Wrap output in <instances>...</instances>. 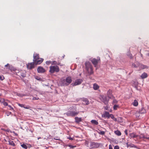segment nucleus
<instances>
[{
  "label": "nucleus",
  "mask_w": 149,
  "mask_h": 149,
  "mask_svg": "<svg viewBox=\"0 0 149 149\" xmlns=\"http://www.w3.org/2000/svg\"><path fill=\"white\" fill-rule=\"evenodd\" d=\"M109 149H113L112 146L111 144L109 145Z\"/></svg>",
  "instance_id": "49"
},
{
  "label": "nucleus",
  "mask_w": 149,
  "mask_h": 149,
  "mask_svg": "<svg viewBox=\"0 0 149 149\" xmlns=\"http://www.w3.org/2000/svg\"><path fill=\"white\" fill-rule=\"evenodd\" d=\"M89 142L88 141H86L85 142V144L86 145L88 146V144Z\"/></svg>",
  "instance_id": "48"
},
{
  "label": "nucleus",
  "mask_w": 149,
  "mask_h": 149,
  "mask_svg": "<svg viewBox=\"0 0 149 149\" xmlns=\"http://www.w3.org/2000/svg\"><path fill=\"white\" fill-rule=\"evenodd\" d=\"M54 139H55V140H58V141H60V139L59 138L58 139H56V138H54Z\"/></svg>",
  "instance_id": "53"
},
{
  "label": "nucleus",
  "mask_w": 149,
  "mask_h": 149,
  "mask_svg": "<svg viewBox=\"0 0 149 149\" xmlns=\"http://www.w3.org/2000/svg\"><path fill=\"white\" fill-rule=\"evenodd\" d=\"M34 98H35V97H34V98H33V100H35V99H34Z\"/></svg>",
  "instance_id": "60"
},
{
  "label": "nucleus",
  "mask_w": 149,
  "mask_h": 149,
  "mask_svg": "<svg viewBox=\"0 0 149 149\" xmlns=\"http://www.w3.org/2000/svg\"><path fill=\"white\" fill-rule=\"evenodd\" d=\"M138 136L136 134V133L134 132H133L129 134V137L130 138H136Z\"/></svg>",
  "instance_id": "14"
},
{
  "label": "nucleus",
  "mask_w": 149,
  "mask_h": 149,
  "mask_svg": "<svg viewBox=\"0 0 149 149\" xmlns=\"http://www.w3.org/2000/svg\"><path fill=\"white\" fill-rule=\"evenodd\" d=\"M60 70L59 67L57 65L51 66L50 67L49 72L51 74L54 72H58Z\"/></svg>",
  "instance_id": "3"
},
{
  "label": "nucleus",
  "mask_w": 149,
  "mask_h": 149,
  "mask_svg": "<svg viewBox=\"0 0 149 149\" xmlns=\"http://www.w3.org/2000/svg\"><path fill=\"white\" fill-rule=\"evenodd\" d=\"M1 102V100L0 99V102Z\"/></svg>",
  "instance_id": "62"
},
{
  "label": "nucleus",
  "mask_w": 149,
  "mask_h": 149,
  "mask_svg": "<svg viewBox=\"0 0 149 149\" xmlns=\"http://www.w3.org/2000/svg\"><path fill=\"white\" fill-rule=\"evenodd\" d=\"M65 56V55H64V56H63V58Z\"/></svg>",
  "instance_id": "61"
},
{
  "label": "nucleus",
  "mask_w": 149,
  "mask_h": 149,
  "mask_svg": "<svg viewBox=\"0 0 149 149\" xmlns=\"http://www.w3.org/2000/svg\"><path fill=\"white\" fill-rule=\"evenodd\" d=\"M52 65H59V64L58 63L57 61H54L52 62Z\"/></svg>",
  "instance_id": "37"
},
{
  "label": "nucleus",
  "mask_w": 149,
  "mask_h": 149,
  "mask_svg": "<svg viewBox=\"0 0 149 149\" xmlns=\"http://www.w3.org/2000/svg\"><path fill=\"white\" fill-rule=\"evenodd\" d=\"M127 55L131 59H132L133 58V56H132V54L130 53V51L128 52H127Z\"/></svg>",
  "instance_id": "24"
},
{
  "label": "nucleus",
  "mask_w": 149,
  "mask_h": 149,
  "mask_svg": "<svg viewBox=\"0 0 149 149\" xmlns=\"http://www.w3.org/2000/svg\"><path fill=\"white\" fill-rule=\"evenodd\" d=\"M104 109L105 110H107L108 109V107L107 106H106L104 107Z\"/></svg>",
  "instance_id": "47"
},
{
  "label": "nucleus",
  "mask_w": 149,
  "mask_h": 149,
  "mask_svg": "<svg viewBox=\"0 0 149 149\" xmlns=\"http://www.w3.org/2000/svg\"><path fill=\"white\" fill-rule=\"evenodd\" d=\"M125 133L127 136L128 135L127 130H125Z\"/></svg>",
  "instance_id": "46"
},
{
  "label": "nucleus",
  "mask_w": 149,
  "mask_h": 149,
  "mask_svg": "<svg viewBox=\"0 0 149 149\" xmlns=\"http://www.w3.org/2000/svg\"><path fill=\"white\" fill-rule=\"evenodd\" d=\"M110 117H111L116 122L117 121V119L114 117L113 114H111Z\"/></svg>",
  "instance_id": "26"
},
{
  "label": "nucleus",
  "mask_w": 149,
  "mask_h": 149,
  "mask_svg": "<svg viewBox=\"0 0 149 149\" xmlns=\"http://www.w3.org/2000/svg\"><path fill=\"white\" fill-rule=\"evenodd\" d=\"M83 80L82 79H77L75 80L74 83H72L71 85L73 86H74L80 84L83 82Z\"/></svg>",
  "instance_id": "8"
},
{
  "label": "nucleus",
  "mask_w": 149,
  "mask_h": 149,
  "mask_svg": "<svg viewBox=\"0 0 149 149\" xmlns=\"http://www.w3.org/2000/svg\"><path fill=\"white\" fill-rule=\"evenodd\" d=\"M111 99H113V102L112 103L113 104L114 103H118V101H117L115 99V97H114V98H112Z\"/></svg>",
  "instance_id": "29"
},
{
  "label": "nucleus",
  "mask_w": 149,
  "mask_h": 149,
  "mask_svg": "<svg viewBox=\"0 0 149 149\" xmlns=\"http://www.w3.org/2000/svg\"><path fill=\"white\" fill-rule=\"evenodd\" d=\"M37 71L38 73H44L46 72V70L42 67L39 66L37 68Z\"/></svg>",
  "instance_id": "12"
},
{
  "label": "nucleus",
  "mask_w": 149,
  "mask_h": 149,
  "mask_svg": "<svg viewBox=\"0 0 149 149\" xmlns=\"http://www.w3.org/2000/svg\"><path fill=\"white\" fill-rule=\"evenodd\" d=\"M8 107H9V108H10V110H13V107H12L10 105H8Z\"/></svg>",
  "instance_id": "45"
},
{
  "label": "nucleus",
  "mask_w": 149,
  "mask_h": 149,
  "mask_svg": "<svg viewBox=\"0 0 149 149\" xmlns=\"http://www.w3.org/2000/svg\"><path fill=\"white\" fill-rule=\"evenodd\" d=\"M147 77H148V74L146 73L145 72H144L141 76V77L142 79L146 78Z\"/></svg>",
  "instance_id": "19"
},
{
  "label": "nucleus",
  "mask_w": 149,
  "mask_h": 149,
  "mask_svg": "<svg viewBox=\"0 0 149 149\" xmlns=\"http://www.w3.org/2000/svg\"><path fill=\"white\" fill-rule=\"evenodd\" d=\"M119 147L118 146H114V149H119Z\"/></svg>",
  "instance_id": "44"
},
{
  "label": "nucleus",
  "mask_w": 149,
  "mask_h": 149,
  "mask_svg": "<svg viewBox=\"0 0 149 149\" xmlns=\"http://www.w3.org/2000/svg\"><path fill=\"white\" fill-rule=\"evenodd\" d=\"M127 147H134L136 148H137V147L136 146L132 143L129 144L128 143H127Z\"/></svg>",
  "instance_id": "18"
},
{
  "label": "nucleus",
  "mask_w": 149,
  "mask_h": 149,
  "mask_svg": "<svg viewBox=\"0 0 149 149\" xmlns=\"http://www.w3.org/2000/svg\"><path fill=\"white\" fill-rule=\"evenodd\" d=\"M8 116H9V114L7 115Z\"/></svg>",
  "instance_id": "63"
},
{
  "label": "nucleus",
  "mask_w": 149,
  "mask_h": 149,
  "mask_svg": "<svg viewBox=\"0 0 149 149\" xmlns=\"http://www.w3.org/2000/svg\"><path fill=\"white\" fill-rule=\"evenodd\" d=\"M91 61L94 67H96L98 63L100 62V57H97V59L95 58H93L91 60Z\"/></svg>",
  "instance_id": "5"
},
{
  "label": "nucleus",
  "mask_w": 149,
  "mask_h": 149,
  "mask_svg": "<svg viewBox=\"0 0 149 149\" xmlns=\"http://www.w3.org/2000/svg\"><path fill=\"white\" fill-rule=\"evenodd\" d=\"M91 122L93 125H97L98 124V122L95 120H92L91 121Z\"/></svg>",
  "instance_id": "22"
},
{
  "label": "nucleus",
  "mask_w": 149,
  "mask_h": 149,
  "mask_svg": "<svg viewBox=\"0 0 149 149\" xmlns=\"http://www.w3.org/2000/svg\"><path fill=\"white\" fill-rule=\"evenodd\" d=\"M100 144V143H95L93 141H91L90 142V147L91 148H97L99 147Z\"/></svg>",
  "instance_id": "9"
},
{
  "label": "nucleus",
  "mask_w": 149,
  "mask_h": 149,
  "mask_svg": "<svg viewBox=\"0 0 149 149\" xmlns=\"http://www.w3.org/2000/svg\"><path fill=\"white\" fill-rule=\"evenodd\" d=\"M3 104L5 106H8V103L7 102H3Z\"/></svg>",
  "instance_id": "43"
},
{
  "label": "nucleus",
  "mask_w": 149,
  "mask_h": 149,
  "mask_svg": "<svg viewBox=\"0 0 149 149\" xmlns=\"http://www.w3.org/2000/svg\"><path fill=\"white\" fill-rule=\"evenodd\" d=\"M39 56V54L34 53L33 55V61L31 63H29L27 64V68L30 70H31L35 68V65L40 64L42 63L44 59L40 58Z\"/></svg>",
  "instance_id": "1"
},
{
  "label": "nucleus",
  "mask_w": 149,
  "mask_h": 149,
  "mask_svg": "<svg viewBox=\"0 0 149 149\" xmlns=\"http://www.w3.org/2000/svg\"><path fill=\"white\" fill-rule=\"evenodd\" d=\"M28 131H29V132H31V133H33L34 131V130L33 128H28Z\"/></svg>",
  "instance_id": "38"
},
{
  "label": "nucleus",
  "mask_w": 149,
  "mask_h": 149,
  "mask_svg": "<svg viewBox=\"0 0 149 149\" xmlns=\"http://www.w3.org/2000/svg\"><path fill=\"white\" fill-rule=\"evenodd\" d=\"M20 71H19V70H17L16 68L15 69V70L14 71V74H15L17 75V74H19V72H20Z\"/></svg>",
  "instance_id": "33"
},
{
  "label": "nucleus",
  "mask_w": 149,
  "mask_h": 149,
  "mask_svg": "<svg viewBox=\"0 0 149 149\" xmlns=\"http://www.w3.org/2000/svg\"><path fill=\"white\" fill-rule=\"evenodd\" d=\"M142 138H143V139H149V138L146 137L144 136H143V137H142Z\"/></svg>",
  "instance_id": "51"
},
{
  "label": "nucleus",
  "mask_w": 149,
  "mask_h": 149,
  "mask_svg": "<svg viewBox=\"0 0 149 149\" xmlns=\"http://www.w3.org/2000/svg\"><path fill=\"white\" fill-rule=\"evenodd\" d=\"M117 121L119 123H122L123 122L122 118L121 117H119Z\"/></svg>",
  "instance_id": "28"
},
{
  "label": "nucleus",
  "mask_w": 149,
  "mask_h": 149,
  "mask_svg": "<svg viewBox=\"0 0 149 149\" xmlns=\"http://www.w3.org/2000/svg\"><path fill=\"white\" fill-rule=\"evenodd\" d=\"M72 79L71 77L70 76L67 77L65 79H63L62 82H64L65 81H66V83H65V85L66 86H68L70 84L71 82H72Z\"/></svg>",
  "instance_id": "7"
},
{
  "label": "nucleus",
  "mask_w": 149,
  "mask_h": 149,
  "mask_svg": "<svg viewBox=\"0 0 149 149\" xmlns=\"http://www.w3.org/2000/svg\"><path fill=\"white\" fill-rule=\"evenodd\" d=\"M16 68L13 67L12 65L9 66V67H8V69L10 70L11 72L14 71L15 70Z\"/></svg>",
  "instance_id": "21"
},
{
  "label": "nucleus",
  "mask_w": 149,
  "mask_h": 149,
  "mask_svg": "<svg viewBox=\"0 0 149 149\" xmlns=\"http://www.w3.org/2000/svg\"><path fill=\"white\" fill-rule=\"evenodd\" d=\"M51 63V61H47L46 62V64L47 65H49Z\"/></svg>",
  "instance_id": "42"
},
{
  "label": "nucleus",
  "mask_w": 149,
  "mask_h": 149,
  "mask_svg": "<svg viewBox=\"0 0 149 149\" xmlns=\"http://www.w3.org/2000/svg\"><path fill=\"white\" fill-rule=\"evenodd\" d=\"M100 132H98V133L101 135H104L105 134V132L103 131H100Z\"/></svg>",
  "instance_id": "40"
},
{
  "label": "nucleus",
  "mask_w": 149,
  "mask_h": 149,
  "mask_svg": "<svg viewBox=\"0 0 149 149\" xmlns=\"http://www.w3.org/2000/svg\"><path fill=\"white\" fill-rule=\"evenodd\" d=\"M8 141L9 142V145L13 146H15V144L13 141L9 139Z\"/></svg>",
  "instance_id": "20"
},
{
  "label": "nucleus",
  "mask_w": 149,
  "mask_h": 149,
  "mask_svg": "<svg viewBox=\"0 0 149 149\" xmlns=\"http://www.w3.org/2000/svg\"><path fill=\"white\" fill-rule=\"evenodd\" d=\"M141 56L142 57L143 56L142 54H141Z\"/></svg>",
  "instance_id": "57"
},
{
  "label": "nucleus",
  "mask_w": 149,
  "mask_h": 149,
  "mask_svg": "<svg viewBox=\"0 0 149 149\" xmlns=\"http://www.w3.org/2000/svg\"><path fill=\"white\" fill-rule=\"evenodd\" d=\"M79 111H69L66 113V115L68 116L74 117L79 113Z\"/></svg>",
  "instance_id": "6"
},
{
  "label": "nucleus",
  "mask_w": 149,
  "mask_h": 149,
  "mask_svg": "<svg viewBox=\"0 0 149 149\" xmlns=\"http://www.w3.org/2000/svg\"><path fill=\"white\" fill-rule=\"evenodd\" d=\"M141 67L143 69H145L147 68V66L146 65H141Z\"/></svg>",
  "instance_id": "41"
},
{
  "label": "nucleus",
  "mask_w": 149,
  "mask_h": 149,
  "mask_svg": "<svg viewBox=\"0 0 149 149\" xmlns=\"http://www.w3.org/2000/svg\"><path fill=\"white\" fill-rule=\"evenodd\" d=\"M4 79V76L2 75H0V80H3Z\"/></svg>",
  "instance_id": "39"
},
{
  "label": "nucleus",
  "mask_w": 149,
  "mask_h": 149,
  "mask_svg": "<svg viewBox=\"0 0 149 149\" xmlns=\"http://www.w3.org/2000/svg\"><path fill=\"white\" fill-rule=\"evenodd\" d=\"M14 132L15 133V136H17L18 135L17 134V133H15V132Z\"/></svg>",
  "instance_id": "55"
},
{
  "label": "nucleus",
  "mask_w": 149,
  "mask_h": 149,
  "mask_svg": "<svg viewBox=\"0 0 149 149\" xmlns=\"http://www.w3.org/2000/svg\"><path fill=\"white\" fill-rule=\"evenodd\" d=\"M34 99H36V98H34Z\"/></svg>",
  "instance_id": "64"
},
{
  "label": "nucleus",
  "mask_w": 149,
  "mask_h": 149,
  "mask_svg": "<svg viewBox=\"0 0 149 149\" xmlns=\"http://www.w3.org/2000/svg\"><path fill=\"white\" fill-rule=\"evenodd\" d=\"M134 88H136L137 90H138V86L137 85H135L134 86Z\"/></svg>",
  "instance_id": "54"
},
{
  "label": "nucleus",
  "mask_w": 149,
  "mask_h": 149,
  "mask_svg": "<svg viewBox=\"0 0 149 149\" xmlns=\"http://www.w3.org/2000/svg\"><path fill=\"white\" fill-rule=\"evenodd\" d=\"M68 138L69 139H70V140H73V139L72 138V137H69V138Z\"/></svg>",
  "instance_id": "50"
},
{
  "label": "nucleus",
  "mask_w": 149,
  "mask_h": 149,
  "mask_svg": "<svg viewBox=\"0 0 149 149\" xmlns=\"http://www.w3.org/2000/svg\"><path fill=\"white\" fill-rule=\"evenodd\" d=\"M4 140L5 141H6V140L5 139H4Z\"/></svg>",
  "instance_id": "59"
},
{
  "label": "nucleus",
  "mask_w": 149,
  "mask_h": 149,
  "mask_svg": "<svg viewBox=\"0 0 149 149\" xmlns=\"http://www.w3.org/2000/svg\"><path fill=\"white\" fill-rule=\"evenodd\" d=\"M65 146L66 147L69 146L70 148H73L75 147V146H72L71 145H69V144L66 145H65Z\"/></svg>",
  "instance_id": "35"
},
{
  "label": "nucleus",
  "mask_w": 149,
  "mask_h": 149,
  "mask_svg": "<svg viewBox=\"0 0 149 149\" xmlns=\"http://www.w3.org/2000/svg\"><path fill=\"white\" fill-rule=\"evenodd\" d=\"M17 75L20 77L21 80H23V78L26 77V73L25 72L20 71L19 74H17Z\"/></svg>",
  "instance_id": "10"
},
{
  "label": "nucleus",
  "mask_w": 149,
  "mask_h": 149,
  "mask_svg": "<svg viewBox=\"0 0 149 149\" xmlns=\"http://www.w3.org/2000/svg\"><path fill=\"white\" fill-rule=\"evenodd\" d=\"M111 114H109V112L107 111H105L104 113L102 115V117L104 118H109Z\"/></svg>",
  "instance_id": "13"
},
{
  "label": "nucleus",
  "mask_w": 149,
  "mask_h": 149,
  "mask_svg": "<svg viewBox=\"0 0 149 149\" xmlns=\"http://www.w3.org/2000/svg\"><path fill=\"white\" fill-rule=\"evenodd\" d=\"M115 133L118 136H120L121 135V133L118 130H117L114 131Z\"/></svg>",
  "instance_id": "25"
},
{
  "label": "nucleus",
  "mask_w": 149,
  "mask_h": 149,
  "mask_svg": "<svg viewBox=\"0 0 149 149\" xmlns=\"http://www.w3.org/2000/svg\"><path fill=\"white\" fill-rule=\"evenodd\" d=\"M133 105L134 106H137L138 105V102L136 100H134V101L133 102Z\"/></svg>",
  "instance_id": "27"
},
{
  "label": "nucleus",
  "mask_w": 149,
  "mask_h": 149,
  "mask_svg": "<svg viewBox=\"0 0 149 149\" xmlns=\"http://www.w3.org/2000/svg\"><path fill=\"white\" fill-rule=\"evenodd\" d=\"M18 105L21 107H24V108L25 109H28V108L27 107H24V105L23 104L18 103Z\"/></svg>",
  "instance_id": "32"
},
{
  "label": "nucleus",
  "mask_w": 149,
  "mask_h": 149,
  "mask_svg": "<svg viewBox=\"0 0 149 149\" xmlns=\"http://www.w3.org/2000/svg\"><path fill=\"white\" fill-rule=\"evenodd\" d=\"M86 70L88 73L90 75H91L93 73V67L92 65L89 62H86L85 63Z\"/></svg>",
  "instance_id": "2"
},
{
  "label": "nucleus",
  "mask_w": 149,
  "mask_h": 149,
  "mask_svg": "<svg viewBox=\"0 0 149 149\" xmlns=\"http://www.w3.org/2000/svg\"><path fill=\"white\" fill-rule=\"evenodd\" d=\"M147 55L148 56H149V53H148L147 54Z\"/></svg>",
  "instance_id": "56"
},
{
  "label": "nucleus",
  "mask_w": 149,
  "mask_h": 149,
  "mask_svg": "<svg viewBox=\"0 0 149 149\" xmlns=\"http://www.w3.org/2000/svg\"><path fill=\"white\" fill-rule=\"evenodd\" d=\"M100 99L103 102L104 104L106 105H108L109 99L107 98L106 95H101L100 96Z\"/></svg>",
  "instance_id": "4"
},
{
  "label": "nucleus",
  "mask_w": 149,
  "mask_h": 149,
  "mask_svg": "<svg viewBox=\"0 0 149 149\" xmlns=\"http://www.w3.org/2000/svg\"><path fill=\"white\" fill-rule=\"evenodd\" d=\"M9 66H10L9 65V64H8V63L6 65H5V67H7V66H8V67H9Z\"/></svg>",
  "instance_id": "52"
},
{
  "label": "nucleus",
  "mask_w": 149,
  "mask_h": 149,
  "mask_svg": "<svg viewBox=\"0 0 149 149\" xmlns=\"http://www.w3.org/2000/svg\"><path fill=\"white\" fill-rule=\"evenodd\" d=\"M119 106L117 105H114L113 107V109L114 110H116L117 108H119Z\"/></svg>",
  "instance_id": "34"
},
{
  "label": "nucleus",
  "mask_w": 149,
  "mask_h": 149,
  "mask_svg": "<svg viewBox=\"0 0 149 149\" xmlns=\"http://www.w3.org/2000/svg\"><path fill=\"white\" fill-rule=\"evenodd\" d=\"M21 147H22L23 148H24L25 149H27L28 147L27 146H26V145L24 144V143H23V144H21Z\"/></svg>",
  "instance_id": "31"
},
{
  "label": "nucleus",
  "mask_w": 149,
  "mask_h": 149,
  "mask_svg": "<svg viewBox=\"0 0 149 149\" xmlns=\"http://www.w3.org/2000/svg\"><path fill=\"white\" fill-rule=\"evenodd\" d=\"M139 112L140 113H144L146 112V111L144 107H142L139 109Z\"/></svg>",
  "instance_id": "16"
},
{
  "label": "nucleus",
  "mask_w": 149,
  "mask_h": 149,
  "mask_svg": "<svg viewBox=\"0 0 149 149\" xmlns=\"http://www.w3.org/2000/svg\"><path fill=\"white\" fill-rule=\"evenodd\" d=\"M75 122L77 123H79L81 121L82 119L81 118H79L77 117H75Z\"/></svg>",
  "instance_id": "15"
},
{
  "label": "nucleus",
  "mask_w": 149,
  "mask_h": 149,
  "mask_svg": "<svg viewBox=\"0 0 149 149\" xmlns=\"http://www.w3.org/2000/svg\"><path fill=\"white\" fill-rule=\"evenodd\" d=\"M112 93L113 91L112 90L109 89L108 91L107 94L109 98L111 99L114 98V96L113 95Z\"/></svg>",
  "instance_id": "11"
},
{
  "label": "nucleus",
  "mask_w": 149,
  "mask_h": 149,
  "mask_svg": "<svg viewBox=\"0 0 149 149\" xmlns=\"http://www.w3.org/2000/svg\"><path fill=\"white\" fill-rule=\"evenodd\" d=\"M82 101L84 102V104L86 105H88L89 104V101L86 98H83L82 99Z\"/></svg>",
  "instance_id": "17"
},
{
  "label": "nucleus",
  "mask_w": 149,
  "mask_h": 149,
  "mask_svg": "<svg viewBox=\"0 0 149 149\" xmlns=\"http://www.w3.org/2000/svg\"><path fill=\"white\" fill-rule=\"evenodd\" d=\"M99 88V86L96 84L95 83L93 84V88L95 90H97Z\"/></svg>",
  "instance_id": "23"
},
{
  "label": "nucleus",
  "mask_w": 149,
  "mask_h": 149,
  "mask_svg": "<svg viewBox=\"0 0 149 149\" xmlns=\"http://www.w3.org/2000/svg\"><path fill=\"white\" fill-rule=\"evenodd\" d=\"M35 78L38 80L40 81H42V78L38 76H35Z\"/></svg>",
  "instance_id": "30"
},
{
  "label": "nucleus",
  "mask_w": 149,
  "mask_h": 149,
  "mask_svg": "<svg viewBox=\"0 0 149 149\" xmlns=\"http://www.w3.org/2000/svg\"><path fill=\"white\" fill-rule=\"evenodd\" d=\"M11 113V112H9V113H8V114H10Z\"/></svg>",
  "instance_id": "58"
},
{
  "label": "nucleus",
  "mask_w": 149,
  "mask_h": 149,
  "mask_svg": "<svg viewBox=\"0 0 149 149\" xmlns=\"http://www.w3.org/2000/svg\"><path fill=\"white\" fill-rule=\"evenodd\" d=\"M138 66V65H137L135 64L134 63H132V67H133L135 68H137Z\"/></svg>",
  "instance_id": "36"
}]
</instances>
